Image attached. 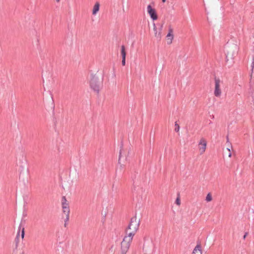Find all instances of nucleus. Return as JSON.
I'll use <instances>...</instances> for the list:
<instances>
[{
    "label": "nucleus",
    "mask_w": 254,
    "mask_h": 254,
    "mask_svg": "<svg viewBox=\"0 0 254 254\" xmlns=\"http://www.w3.org/2000/svg\"><path fill=\"white\" fill-rule=\"evenodd\" d=\"M139 226V221H137L136 216L132 217L129 224L126 229V236L133 238V237L138 229Z\"/></svg>",
    "instance_id": "obj_1"
},
{
    "label": "nucleus",
    "mask_w": 254,
    "mask_h": 254,
    "mask_svg": "<svg viewBox=\"0 0 254 254\" xmlns=\"http://www.w3.org/2000/svg\"><path fill=\"white\" fill-rule=\"evenodd\" d=\"M131 178L132 181V190L135 191L137 190V187L142 186V184L144 182V179L143 177H141L138 173L136 171L131 175Z\"/></svg>",
    "instance_id": "obj_2"
},
{
    "label": "nucleus",
    "mask_w": 254,
    "mask_h": 254,
    "mask_svg": "<svg viewBox=\"0 0 254 254\" xmlns=\"http://www.w3.org/2000/svg\"><path fill=\"white\" fill-rule=\"evenodd\" d=\"M132 238L125 236L121 244V251L122 254H126L127 252Z\"/></svg>",
    "instance_id": "obj_3"
},
{
    "label": "nucleus",
    "mask_w": 254,
    "mask_h": 254,
    "mask_svg": "<svg viewBox=\"0 0 254 254\" xmlns=\"http://www.w3.org/2000/svg\"><path fill=\"white\" fill-rule=\"evenodd\" d=\"M89 84L90 88L97 94L103 87L102 80H90Z\"/></svg>",
    "instance_id": "obj_4"
},
{
    "label": "nucleus",
    "mask_w": 254,
    "mask_h": 254,
    "mask_svg": "<svg viewBox=\"0 0 254 254\" xmlns=\"http://www.w3.org/2000/svg\"><path fill=\"white\" fill-rule=\"evenodd\" d=\"M224 87L223 80H215L214 94L216 97H220L221 95L222 89Z\"/></svg>",
    "instance_id": "obj_5"
},
{
    "label": "nucleus",
    "mask_w": 254,
    "mask_h": 254,
    "mask_svg": "<svg viewBox=\"0 0 254 254\" xmlns=\"http://www.w3.org/2000/svg\"><path fill=\"white\" fill-rule=\"evenodd\" d=\"M66 199L65 196H63L62 197V207L63 210V212L66 215V219L65 220V222L68 221L69 220V207L68 206V204L66 202Z\"/></svg>",
    "instance_id": "obj_6"
},
{
    "label": "nucleus",
    "mask_w": 254,
    "mask_h": 254,
    "mask_svg": "<svg viewBox=\"0 0 254 254\" xmlns=\"http://www.w3.org/2000/svg\"><path fill=\"white\" fill-rule=\"evenodd\" d=\"M207 141L204 138H201L198 144V149L200 154H203L206 150Z\"/></svg>",
    "instance_id": "obj_7"
},
{
    "label": "nucleus",
    "mask_w": 254,
    "mask_h": 254,
    "mask_svg": "<svg viewBox=\"0 0 254 254\" xmlns=\"http://www.w3.org/2000/svg\"><path fill=\"white\" fill-rule=\"evenodd\" d=\"M147 12L150 16L151 18L154 21L158 18V15L156 10L153 8L150 4L147 6Z\"/></svg>",
    "instance_id": "obj_8"
},
{
    "label": "nucleus",
    "mask_w": 254,
    "mask_h": 254,
    "mask_svg": "<svg viewBox=\"0 0 254 254\" xmlns=\"http://www.w3.org/2000/svg\"><path fill=\"white\" fill-rule=\"evenodd\" d=\"M174 38V31L173 29L170 28L168 31V33L165 38V42L167 45H171Z\"/></svg>",
    "instance_id": "obj_9"
},
{
    "label": "nucleus",
    "mask_w": 254,
    "mask_h": 254,
    "mask_svg": "<svg viewBox=\"0 0 254 254\" xmlns=\"http://www.w3.org/2000/svg\"><path fill=\"white\" fill-rule=\"evenodd\" d=\"M100 8V3L98 2H96L94 5L93 10H92V14L93 15H95L99 10Z\"/></svg>",
    "instance_id": "obj_10"
},
{
    "label": "nucleus",
    "mask_w": 254,
    "mask_h": 254,
    "mask_svg": "<svg viewBox=\"0 0 254 254\" xmlns=\"http://www.w3.org/2000/svg\"><path fill=\"white\" fill-rule=\"evenodd\" d=\"M192 254H202L201 247L200 245H196L193 250Z\"/></svg>",
    "instance_id": "obj_11"
},
{
    "label": "nucleus",
    "mask_w": 254,
    "mask_h": 254,
    "mask_svg": "<svg viewBox=\"0 0 254 254\" xmlns=\"http://www.w3.org/2000/svg\"><path fill=\"white\" fill-rule=\"evenodd\" d=\"M121 54L122 58H126L127 52H126V47L124 45H122L121 46Z\"/></svg>",
    "instance_id": "obj_12"
},
{
    "label": "nucleus",
    "mask_w": 254,
    "mask_h": 254,
    "mask_svg": "<svg viewBox=\"0 0 254 254\" xmlns=\"http://www.w3.org/2000/svg\"><path fill=\"white\" fill-rule=\"evenodd\" d=\"M98 74H101V73L100 72H98V71L95 74H93L92 73L91 74V79H92V80H93V79H97L99 77H98Z\"/></svg>",
    "instance_id": "obj_13"
},
{
    "label": "nucleus",
    "mask_w": 254,
    "mask_h": 254,
    "mask_svg": "<svg viewBox=\"0 0 254 254\" xmlns=\"http://www.w3.org/2000/svg\"><path fill=\"white\" fill-rule=\"evenodd\" d=\"M123 142L122 141L121 142V146H120V153H119V160H118V163L120 164V160H121V154H122V150L123 149Z\"/></svg>",
    "instance_id": "obj_14"
},
{
    "label": "nucleus",
    "mask_w": 254,
    "mask_h": 254,
    "mask_svg": "<svg viewBox=\"0 0 254 254\" xmlns=\"http://www.w3.org/2000/svg\"><path fill=\"white\" fill-rule=\"evenodd\" d=\"M212 200V197L211 194L210 193H208L206 196L205 200L207 202H210Z\"/></svg>",
    "instance_id": "obj_15"
},
{
    "label": "nucleus",
    "mask_w": 254,
    "mask_h": 254,
    "mask_svg": "<svg viewBox=\"0 0 254 254\" xmlns=\"http://www.w3.org/2000/svg\"><path fill=\"white\" fill-rule=\"evenodd\" d=\"M153 31H154V35L156 37H157V27L155 25V24L154 23V22H153Z\"/></svg>",
    "instance_id": "obj_16"
},
{
    "label": "nucleus",
    "mask_w": 254,
    "mask_h": 254,
    "mask_svg": "<svg viewBox=\"0 0 254 254\" xmlns=\"http://www.w3.org/2000/svg\"><path fill=\"white\" fill-rule=\"evenodd\" d=\"M175 131L176 132H179L180 130V126L179 124L176 122L175 124Z\"/></svg>",
    "instance_id": "obj_17"
},
{
    "label": "nucleus",
    "mask_w": 254,
    "mask_h": 254,
    "mask_svg": "<svg viewBox=\"0 0 254 254\" xmlns=\"http://www.w3.org/2000/svg\"><path fill=\"white\" fill-rule=\"evenodd\" d=\"M176 203L178 205H180L181 204V199L180 198V197L178 196L176 200Z\"/></svg>",
    "instance_id": "obj_18"
},
{
    "label": "nucleus",
    "mask_w": 254,
    "mask_h": 254,
    "mask_svg": "<svg viewBox=\"0 0 254 254\" xmlns=\"http://www.w3.org/2000/svg\"><path fill=\"white\" fill-rule=\"evenodd\" d=\"M21 238L22 239H23L24 237V235H25V231H24V228H22V230H21Z\"/></svg>",
    "instance_id": "obj_19"
},
{
    "label": "nucleus",
    "mask_w": 254,
    "mask_h": 254,
    "mask_svg": "<svg viewBox=\"0 0 254 254\" xmlns=\"http://www.w3.org/2000/svg\"><path fill=\"white\" fill-rule=\"evenodd\" d=\"M122 58V64L123 66H125L126 65V58Z\"/></svg>",
    "instance_id": "obj_20"
},
{
    "label": "nucleus",
    "mask_w": 254,
    "mask_h": 254,
    "mask_svg": "<svg viewBox=\"0 0 254 254\" xmlns=\"http://www.w3.org/2000/svg\"><path fill=\"white\" fill-rule=\"evenodd\" d=\"M227 150L228 151V156L229 158H231L232 156V154L231 153L230 149L229 148H227Z\"/></svg>",
    "instance_id": "obj_21"
},
{
    "label": "nucleus",
    "mask_w": 254,
    "mask_h": 254,
    "mask_svg": "<svg viewBox=\"0 0 254 254\" xmlns=\"http://www.w3.org/2000/svg\"><path fill=\"white\" fill-rule=\"evenodd\" d=\"M177 64L179 65V66H181V63H180V62L179 61V60H178L177 61Z\"/></svg>",
    "instance_id": "obj_22"
},
{
    "label": "nucleus",
    "mask_w": 254,
    "mask_h": 254,
    "mask_svg": "<svg viewBox=\"0 0 254 254\" xmlns=\"http://www.w3.org/2000/svg\"><path fill=\"white\" fill-rule=\"evenodd\" d=\"M247 235H248V233H246L245 234V235L244 236V239H245V238H246V237H247Z\"/></svg>",
    "instance_id": "obj_23"
},
{
    "label": "nucleus",
    "mask_w": 254,
    "mask_h": 254,
    "mask_svg": "<svg viewBox=\"0 0 254 254\" xmlns=\"http://www.w3.org/2000/svg\"><path fill=\"white\" fill-rule=\"evenodd\" d=\"M162 1L163 2H165L166 0H162Z\"/></svg>",
    "instance_id": "obj_24"
},
{
    "label": "nucleus",
    "mask_w": 254,
    "mask_h": 254,
    "mask_svg": "<svg viewBox=\"0 0 254 254\" xmlns=\"http://www.w3.org/2000/svg\"><path fill=\"white\" fill-rule=\"evenodd\" d=\"M18 236H19V233H18V234H17V236H16V238H18Z\"/></svg>",
    "instance_id": "obj_25"
},
{
    "label": "nucleus",
    "mask_w": 254,
    "mask_h": 254,
    "mask_svg": "<svg viewBox=\"0 0 254 254\" xmlns=\"http://www.w3.org/2000/svg\"><path fill=\"white\" fill-rule=\"evenodd\" d=\"M19 229L21 228V224L19 225Z\"/></svg>",
    "instance_id": "obj_26"
},
{
    "label": "nucleus",
    "mask_w": 254,
    "mask_h": 254,
    "mask_svg": "<svg viewBox=\"0 0 254 254\" xmlns=\"http://www.w3.org/2000/svg\"><path fill=\"white\" fill-rule=\"evenodd\" d=\"M60 0H56L57 2H59Z\"/></svg>",
    "instance_id": "obj_27"
}]
</instances>
